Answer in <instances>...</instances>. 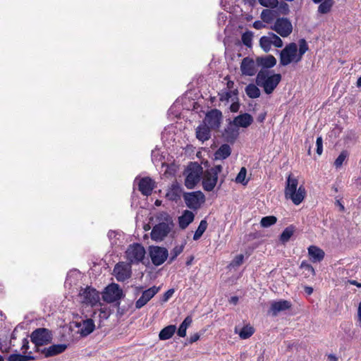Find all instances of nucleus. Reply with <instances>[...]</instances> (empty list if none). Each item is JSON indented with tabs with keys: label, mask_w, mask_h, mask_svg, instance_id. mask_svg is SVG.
I'll return each mask as SVG.
<instances>
[{
	"label": "nucleus",
	"mask_w": 361,
	"mask_h": 361,
	"mask_svg": "<svg viewBox=\"0 0 361 361\" xmlns=\"http://www.w3.org/2000/svg\"><path fill=\"white\" fill-rule=\"evenodd\" d=\"M34 360L35 357L32 355H21L18 353L11 354L8 357V361H31Z\"/></svg>",
	"instance_id": "nucleus-33"
},
{
	"label": "nucleus",
	"mask_w": 361,
	"mask_h": 361,
	"mask_svg": "<svg viewBox=\"0 0 361 361\" xmlns=\"http://www.w3.org/2000/svg\"><path fill=\"white\" fill-rule=\"evenodd\" d=\"M253 27L257 30H261L262 28H264L266 27L265 23L263 22V20H256L253 23L252 25Z\"/></svg>",
	"instance_id": "nucleus-53"
},
{
	"label": "nucleus",
	"mask_w": 361,
	"mask_h": 361,
	"mask_svg": "<svg viewBox=\"0 0 361 361\" xmlns=\"http://www.w3.org/2000/svg\"><path fill=\"white\" fill-rule=\"evenodd\" d=\"M348 156V152L346 151H343L335 160L334 165L336 168H340L342 165L345 159Z\"/></svg>",
	"instance_id": "nucleus-46"
},
{
	"label": "nucleus",
	"mask_w": 361,
	"mask_h": 361,
	"mask_svg": "<svg viewBox=\"0 0 361 361\" xmlns=\"http://www.w3.org/2000/svg\"><path fill=\"white\" fill-rule=\"evenodd\" d=\"M75 326L79 329L78 332L82 336H87L95 329L94 322L92 319H87L77 322Z\"/></svg>",
	"instance_id": "nucleus-19"
},
{
	"label": "nucleus",
	"mask_w": 361,
	"mask_h": 361,
	"mask_svg": "<svg viewBox=\"0 0 361 361\" xmlns=\"http://www.w3.org/2000/svg\"><path fill=\"white\" fill-rule=\"evenodd\" d=\"M152 262L155 266L161 265L169 256L168 250L159 246H151L149 250Z\"/></svg>",
	"instance_id": "nucleus-12"
},
{
	"label": "nucleus",
	"mask_w": 361,
	"mask_h": 361,
	"mask_svg": "<svg viewBox=\"0 0 361 361\" xmlns=\"http://www.w3.org/2000/svg\"><path fill=\"white\" fill-rule=\"evenodd\" d=\"M176 326L175 325H169L161 330L159 334V338L161 341H165L171 338L175 334Z\"/></svg>",
	"instance_id": "nucleus-29"
},
{
	"label": "nucleus",
	"mask_w": 361,
	"mask_h": 361,
	"mask_svg": "<svg viewBox=\"0 0 361 361\" xmlns=\"http://www.w3.org/2000/svg\"><path fill=\"white\" fill-rule=\"evenodd\" d=\"M107 235H108L109 240L111 241V244L112 245H116L117 240H118V235L120 236L121 235L114 231H109L108 232Z\"/></svg>",
	"instance_id": "nucleus-48"
},
{
	"label": "nucleus",
	"mask_w": 361,
	"mask_h": 361,
	"mask_svg": "<svg viewBox=\"0 0 361 361\" xmlns=\"http://www.w3.org/2000/svg\"><path fill=\"white\" fill-rule=\"evenodd\" d=\"M154 184L155 183L152 178L149 177L142 178L139 181L138 189L142 195L149 196L152 194L155 186Z\"/></svg>",
	"instance_id": "nucleus-20"
},
{
	"label": "nucleus",
	"mask_w": 361,
	"mask_h": 361,
	"mask_svg": "<svg viewBox=\"0 0 361 361\" xmlns=\"http://www.w3.org/2000/svg\"><path fill=\"white\" fill-rule=\"evenodd\" d=\"M308 255L312 262H319L324 257V252L317 246L310 245L308 247Z\"/></svg>",
	"instance_id": "nucleus-25"
},
{
	"label": "nucleus",
	"mask_w": 361,
	"mask_h": 361,
	"mask_svg": "<svg viewBox=\"0 0 361 361\" xmlns=\"http://www.w3.org/2000/svg\"><path fill=\"white\" fill-rule=\"evenodd\" d=\"M298 47H298V59H300V61H301L303 55L309 49V47H308L307 43L305 39H300L298 41Z\"/></svg>",
	"instance_id": "nucleus-37"
},
{
	"label": "nucleus",
	"mask_w": 361,
	"mask_h": 361,
	"mask_svg": "<svg viewBox=\"0 0 361 361\" xmlns=\"http://www.w3.org/2000/svg\"><path fill=\"white\" fill-rule=\"evenodd\" d=\"M183 193L182 187L178 183H173L167 191L166 197L169 200L177 202L180 200Z\"/></svg>",
	"instance_id": "nucleus-22"
},
{
	"label": "nucleus",
	"mask_w": 361,
	"mask_h": 361,
	"mask_svg": "<svg viewBox=\"0 0 361 361\" xmlns=\"http://www.w3.org/2000/svg\"><path fill=\"white\" fill-rule=\"evenodd\" d=\"M257 65L262 67V69H267L274 67L276 64V59L272 55L257 57Z\"/></svg>",
	"instance_id": "nucleus-24"
},
{
	"label": "nucleus",
	"mask_w": 361,
	"mask_h": 361,
	"mask_svg": "<svg viewBox=\"0 0 361 361\" xmlns=\"http://www.w3.org/2000/svg\"><path fill=\"white\" fill-rule=\"evenodd\" d=\"M68 345L66 344H54L48 348H42L40 353L44 355L45 357H53L63 353Z\"/></svg>",
	"instance_id": "nucleus-18"
},
{
	"label": "nucleus",
	"mask_w": 361,
	"mask_h": 361,
	"mask_svg": "<svg viewBox=\"0 0 361 361\" xmlns=\"http://www.w3.org/2000/svg\"><path fill=\"white\" fill-rule=\"evenodd\" d=\"M114 275L118 281H124L131 276V267L125 262L118 263L114 269Z\"/></svg>",
	"instance_id": "nucleus-15"
},
{
	"label": "nucleus",
	"mask_w": 361,
	"mask_h": 361,
	"mask_svg": "<svg viewBox=\"0 0 361 361\" xmlns=\"http://www.w3.org/2000/svg\"><path fill=\"white\" fill-rule=\"evenodd\" d=\"M292 304L286 300L273 301L271 304L270 312L273 316H276L280 312L285 311L291 307Z\"/></svg>",
	"instance_id": "nucleus-21"
},
{
	"label": "nucleus",
	"mask_w": 361,
	"mask_h": 361,
	"mask_svg": "<svg viewBox=\"0 0 361 361\" xmlns=\"http://www.w3.org/2000/svg\"><path fill=\"white\" fill-rule=\"evenodd\" d=\"M229 302L230 303L235 305L238 302V298L237 296H233L230 298Z\"/></svg>",
	"instance_id": "nucleus-62"
},
{
	"label": "nucleus",
	"mask_w": 361,
	"mask_h": 361,
	"mask_svg": "<svg viewBox=\"0 0 361 361\" xmlns=\"http://www.w3.org/2000/svg\"><path fill=\"white\" fill-rule=\"evenodd\" d=\"M275 15L274 12L270 9H264L260 15L261 19L265 23H270L274 19Z\"/></svg>",
	"instance_id": "nucleus-36"
},
{
	"label": "nucleus",
	"mask_w": 361,
	"mask_h": 361,
	"mask_svg": "<svg viewBox=\"0 0 361 361\" xmlns=\"http://www.w3.org/2000/svg\"><path fill=\"white\" fill-rule=\"evenodd\" d=\"M231 149L227 144L222 145L215 152L214 157L216 159H225L230 156Z\"/></svg>",
	"instance_id": "nucleus-28"
},
{
	"label": "nucleus",
	"mask_w": 361,
	"mask_h": 361,
	"mask_svg": "<svg viewBox=\"0 0 361 361\" xmlns=\"http://www.w3.org/2000/svg\"><path fill=\"white\" fill-rule=\"evenodd\" d=\"M211 128L204 123L200 124L196 129V137L202 142L211 137Z\"/></svg>",
	"instance_id": "nucleus-26"
},
{
	"label": "nucleus",
	"mask_w": 361,
	"mask_h": 361,
	"mask_svg": "<svg viewBox=\"0 0 361 361\" xmlns=\"http://www.w3.org/2000/svg\"><path fill=\"white\" fill-rule=\"evenodd\" d=\"M240 108V104L238 102H233L231 106L230 110L232 112H237Z\"/></svg>",
	"instance_id": "nucleus-57"
},
{
	"label": "nucleus",
	"mask_w": 361,
	"mask_h": 361,
	"mask_svg": "<svg viewBox=\"0 0 361 361\" xmlns=\"http://www.w3.org/2000/svg\"><path fill=\"white\" fill-rule=\"evenodd\" d=\"M276 221L277 219L274 216H267L261 219L260 224L263 228H268L275 224Z\"/></svg>",
	"instance_id": "nucleus-41"
},
{
	"label": "nucleus",
	"mask_w": 361,
	"mask_h": 361,
	"mask_svg": "<svg viewBox=\"0 0 361 361\" xmlns=\"http://www.w3.org/2000/svg\"><path fill=\"white\" fill-rule=\"evenodd\" d=\"M279 10L283 15H288L290 13L289 6L285 2L280 4Z\"/></svg>",
	"instance_id": "nucleus-49"
},
{
	"label": "nucleus",
	"mask_w": 361,
	"mask_h": 361,
	"mask_svg": "<svg viewBox=\"0 0 361 361\" xmlns=\"http://www.w3.org/2000/svg\"><path fill=\"white\" fill-rule=\"evenodd\" d=\"M192 319L191 317L188 316L185 318L183 322L180 324L177 334L180 337H185L186 336V331L188 327L191 324Z\"/></svg>",
	"instance_id": "nucleus-30"
},
{
	"label": "nucleus",
	"mask_w": 361,
	"mask_h": 361,
	"mask_svg": "<svg viewBox=\"0 0 361 361\" xmlns=\"http://www.w3.org/2000/svg\"><path fill=\"white\" fill-rule=\"evenodd\" d=\"M183 197L186 206L194 210L198 209L205 201V196L201 191L184 192Z\"/></svg>",
	"instance_id": "nucleus-9"
},
{
	"label": "nucleus",
	"mask_w": 361,
	"mask_h": 361,
	"mask_svg": "<svg viewBox=\"0 0 361 361\" xmlns=\"http://www.w3.org/2000/svg\"><path fill=\"white\" fill-rule=\"evenodd\" d=\"M255 332L253 327L250 326H245L240 329L238 335L242 339H247L250 338Z\"/></svg>",
	"instance_id": "nucleus-40"
},
{
	"label": "nucleus",
	"mask_w": 361,
	"mask_h": 361,
	"mask_svg": "<svg viewBox=\"0 0 361 361\" xmlns=\"http://www.w3.org/2000/svg\"><path fill=\"white\" fill-rule=\"evenodd\" d=\"M245 90L250 98L256 99L260 96L259 89L254 84H249L247 85Z\"/></svg>",
	"instance_id": "nucleus-31"
},
{
	"label": "nucleus",
	"mask_w": 361,
	"mask_h": 361,
	"mask_svg": "<svg viewBox=\"0 0 361 361\" xmlns=\"http://www.w3.org/2000/svg\"><path fill=\"white\" fill-rule=\"evenodd\" d=\"M79 300L81 303L86 305L94 307L99 303V293L90 286L81 288L78 294Z\"/></svg>",
	"instance_id": "nucleus-7"
},
{
	"label": "nucleus",
	"mask_w": 361,
	"mask_h": 361,
	"mask_svg": "<svg viewBox=\"0 0 361 361\" xmlns=\"http://www.w3.org/2000/svg\"><path fill=\"white\" fill-rule=\"evenodd\" d=\"M259 3L264 7L276 8L278 4V0H258Z\"/></svg>",
	"instance_id": "nucleus-47"
},
{
	"label": "nucleus",
	"mask_w": 361,
	"mask_h": 361,
	"mask_svg": "<svg viewBox=\"0 0 361 361\" xmlns=\"http://www.w3.org/2000/svg\"><path fill=\"white\" fill-rule=\"evenodd\" d=\"M253 122L252 116L245 113L236 116L233 120V124L238 127L247 128Z\"/></svg>",
	"instance_id": "nucleus-23"
},
{
	"label": "nucleus",
	"mask_w": 361,
	"mask_h": 361,
	"mask_svg": "<svg viewBox=\"0 0 361 361\" xmlns=\"http://www.w3.org/2000/svg\"><path fill=\"white\" fill-rule=\"evenodd\" d=\"M271 39L270 36V33L269 32L267 35L262 36L259 39V45L261 48L265 51L269 52L271 48Z\"/></svg>",
	"instance_id": "nucleus-32"
},
{
	"label": "nucleus",
	"mask_w": 361,
	"mask_h": 361,
	"mask_svg": "<svg viewBox=\"0 0 361 361\" xmlns=\"http://www.w3.org/2000/svg\"><path fill=\"white\" fill-rule=\"evenodd\" d=\"M357 317H358L359 321L361 322V302L359 303V305H358Z\"/></svg>",
	"instance_id": "nucleus-63"
},
{
	"label": "nucleus",
	"mask_w": 361,
	"mask_h": 361,
	"mask_svg": "<svg viewBox=\"0 0 361 361\" xmlns=\"http://www.w3.org/2000/svg\"><path fill=\"white\" fill-rule=\"evenodd\" d=\"M145 253V250L141 244L133 243L127 248L126 257L129 264H138L143 260Z\"/></svg>",
	"instance_id": "nucleus-8"
},
{
	"label": "nucleus",
	"mask_w": 361,
	"mask_h": 361,
	"mask_svg": "<svg viewBox=\"0 0 361 361\" xmlns=\"http://www.w3.org/2000/svg\"><path fill=\"white\" fill-rule=\"evenodd\" d=\"M305 291L308 295H310L313 293V288L310 286H305Z\"/></svg>",
	"instance_id": "nucleus-61"
},
{
	"label": "nucleus",
	"mask_w": 361,
	"mask_h": 361,
	"mask_svg": "<svg viewBox=\"0 0 361 361\" xmlns=\"http://www.w3.org/2000/svg\"><path fill=\"white\" fill-rule=\"evenodd\" d=\"M328 360H329V361H338L337 357L332 354H329L328 355Z\"/></svg>",
	"instance_id": "nucleus-64"
},
{
	"label": "nucleus",
	"mask_w": 361,
	"mask_h": 361,
	"mask_svg": "<svg viewBox=\"0 0 361 361\" xmlns=\"http://www.w3.org/2000/svg\"><path fill=\"white\" fill-rule=\"evenodd\" d=\"M195 215L192 212L185 210L183 214L178 218L180 228L182 229L186 228L189 224L193 221Z\"/></svg>",
	"instance_id": "nucleus-27"
},
{
	"label": "nucleus",
	"mask_w": 361,
	"mask_h": 361,
	"mask_svg": "<svg viewBox=\"0 0 361 361\" xmlns=\"http://www.w3.org/2000/svg\"><path fill=\"white\" fill-rule=\"evenodd\" d=\"M231 94H232V92L230 91V92H226L224 94H223L221 97V101H228L231 96Z\"/></svg>",
	"instance_id": "nucleus-59"
},
{
	"label": "nucleus",
	"mask_w": 361,
	"mask_h": 361,
	"mask_svg": "<svg viewBox=\"0 0 361 361\" xmlns=\"http://www.w3.org/2000/svg\"><path fill=\"white\" fill-rule=\"evenodd\" d=\"M221 117L222 114L219 110L212 109L206 114L203 123L211 129H216L220 126Z\"/></svg>",
	"instance_id": "nucleus-14"
},
{
	"label": "nucleus",
	"mask_w": 361,
	"mask_h": 361,
	"mask_svg": "<svg viewBox=\"0 0 361 361\" xmlns=\"http://www.w3.org/2000/svg\"><path fill=\"white\" fill-rule=\"evenodd\" d=\"M300 269H303L304 271H305V276L307 277H309L310 275L314 276V269L313 267L310 264L306 261H302L300 264Z\"/></svg>",
	"instance_id": "nucleus-42"
},
{
	"label": "nucleus",
	"mask_w": 361,
	"mask_h": 361,
	"mask_svg": "<svg viewBox=\"0 0 361 361\" xmlns=\"http://www.w3.org/2000/svg\"><path fill=\"white\" fill-rule=\"evenodd\" d=\"M271 39V44L275 47L281 48L283 47V41L282 39L274 32H269Z\"/></svg>",
	"instance_id": "nucleus-44"
},
{
	"label": "nucleus",
	"mask_w": 361,
	"mask_h": 361,
	"mask_svg": "<svg viewBox=\"0 0 361 361\" xmlns=\"http://www.w3.org/2000/svg\"><path fill=\"white\" fill-rule=\"evenodd\" d=\"M160 288L155 286L142 292L141 297L135 302V308L144 307L159 290Z\"/></svg>",
	"instance_id": "nucleus-16"
},
{
	"label": "nucleus",
	"mask_w": 361,
	"mask_h": 361,
	"mask_svg": "<svg viewBox=\"0 0 361 361\" xmlns=\"http://www.w3.org/2000/svg\"><path fill=\"white\" fill-rule=\"evenodd\" d=\"M202 187L205 191H212L216 185L218 177L206 170L202 173Z\"/></svg>",
	"instance_id": "nucleus-17"
},
{
	"label": "nucleus",
	"mask_w": 361,
	"mask_h": 361,
	"mask_svg": "<svg viewBox=\"0 0 361 361\" xmlns=\"http://www.w3.org/2000/svg\"><path fill=\"white\" fill-rule=\"evenodd\" d=\"M334 5V0H325L318 7V12L322 14L329 13Z\"/></svg>",
	"instance_id": "nucleus-34"
},
{
	"label": "nucleus",
	"mask_w": 361,
	"mask_h": 361,
	"mask_svg": "<svg viewBox=\"0 0 361 361\" xmlns=\"http://www.w3.org/2000/svg\"><path fill=\"white\" fill-rule=\"evenodd\" d=\"M317 153L321 155L323 152V141L322 137H318L316 140Z\"/></svg>",
	"instance_id": "nucleus-50"
},
{
	"label": "nucleus",
	"mask_w": 361,
	"mask_h": 361,
	"mask_svg": "<svg viewBox=\"0 0 361 361\" xmlns=\"http://www.w3.org/2000/svg\"><path fill=\"white\" fill-rule=\"evenodd\" d=\"M184 247V244L176 245L171 250L169 263H171L173 261H174L176 257L183 252Z\"/></svg>",
	"instance_id": "nucleus-39"
},
{
	"label": "nucleus",
	"mask_w": 361,
	"mask_h": 361,
	"mask_svg": "<svg viewBox=\"0 0 361 361\" xmlns=\"http://www.w3.org/2000/svg\"><path fill=\"white\" fill-rule=\"evenodd\" d=\"M294 229L289 226L286 228L280 235V240L282 243H287L293 235Z\"/></svg>",
	"instance_id": "nucleus-38"
},
{
	"label": "nucleus",
	"mask_w": 361,
	"mask_h": 361,
	"mask_svg": "<svg viewBox=\"0 0 361 361\" xmlns=\"http://www.w3.org/2000/svg\"><path fill=\"white\" fill-rule=\"evenodd\" d=\"M29 349V341L27 338H24L22 341L21 350L25 353Z\"/></svg>",
	"instance_id": "nucleus-54"
},
{
	"label": "nucleus",
	"mask_w": 361,
	"mask_h": 361,
	"mask_svg": "<svg viewBox=\"0 0 361 361\" xmlns=\"http://www.w3.org/2000/svg\"><path fill=\"white\" fill-rule=\"evenodd\" d=\"M271 29L282 37H287L293 31V25L287 18H279L276 19Z\"/></svg>",
	"instance_id": "nucleus-11"
},
{
	"label": "nucleus",
	"mask_w": 361,
	"mask_h": 361,
	"mask_svg": "<svg viewBox=\"0 0 361 361\" xmlns=\"http://www.w3.org/2000/svg\"><path fill=\"white\" fill-rule=\"evenodd\" d=\"M174 293V290L173 289H169L168 290L164 295V298H163V300L164 302L167 301L171 296Z\"/></svg>",
	"instance_id": "nucleus-55"
},
{
	"label": "nucleus",
	"mask_w": 361,
	"mask_h": 361,
	"mask_svg": "<svg viewBox=\"0 0 361 361\" xmlns=\"http://www.w3.org/2000/svg\"><path fill=\"white\" fill-rule=\"evenodd\" d=\"M123 296L124 294L119 286L116 283H111L105 288L102 295V298L108 303L118 302V305H119L120 302L118 301Z\"/></svg>",
	"instance_id": "nucleus-10"
},
{
	"label": "nucleus",
	"mask_w": 361,
	"mask_h": 361,
	"mask_svg": "<svg viewBox=\"0 0 361 361\" xmlns=\"http://www.w3.org/2000/svg\"><path fill=\"white\" fill-rule=\"evenodd\" d=\"M222 169L223 167L221 165H216L207 170L218 177V174L222 171Z\"/></svg>",
	"instance_id": "nucleus-52"
},
{
	"label": "nucleus",
	"mask_w": 361,
	"mask_h": 361,
	"mask_svg": "<svg viewBox=\"0 0 361 361\" xmlns=\"http://www.w3.org/2000/svg\"><path fill=\"white\" fill-rule=\"evenodd\" d=\"M199 338H200V335L197 333L194 334L190 336V337L189 338V343H192L194 342H196L197 341L199 340Z\"/></svg>",
	"instance_id": "nucleus-58"
},
{
	"label": "nucleus",
	"mask_w": 361,
	"mask_h": 361,
	"mask_svg": "<svg viewBox=\"0 0 361 361\" xmlns=\"http://www.w3.org/2000/svg\"><path fill=\"white\" fill-rule=\"evenodd\" d=\"M164 222L155 225L151 232L152 239L155 240H162L173 228V222L171 217L165 214Z\"/></svg>",
	"instance_id": "nucleus-6"
},
{
	"label": "nucleus",
	"mask_w": 361,
	"mask_h": 361,
	"mask_svg": "<svg viewBox=\"0 0 361 361\" xmlns=\"http://www.w3.org/2000/svg\"><path fill=\"white\" fill-rule=\"evenodd\" d=\"M259 66L257 59L255 61L250 57L244 58L240 63V71L242 75L246 76H253L257 72Z\"/></svg>",
	"instance_id": "nucleus-13"
},
{
	"label": "nucleus",
	"mask_w": 361,
	"mask_h": 361,
	"mask_svg": "<svg viewBox=\"0 0 361 361\" xmlns=\"http://www.w3.org/2000/svg\"><path fill=\"white\" fill-rule=\"evenodd\" d=\"M194 258L195 257L192 255L188 257V258L185 262L186 266H190L194 260Z\"/></svg>",
	"instance_id": "nucleus-60"
},
{
	"label": "nucleus",
	"mask_w": 361,
	"mask_h": 361,
	"mask_svg": "<svg viewBox=\"0 0 361 361\" xmlns=\"http://www.w3.org/2000/svg\"><path fill=\"white\" fill-rule=\"evenodd\" d=\"M99 311H100L99 317L101 318L107 319L109 317L110 314L106 308H104V309L101 308Z\"/></svg>",
	"instance_id": "nucleus-56"
},
{
	"label": "nucleus",
	"mask_w": 361,
	"mask_h": 361,
	"mask_svg": "<svg viewBox=\"0 0 361 361\" xmlns=\"http://www.w3.org/2000/svg\"><path fill=\"white\" fill-rule=\"evenodd\" d=\"M246 173H247L246 169L245 167H242L235 178L236 183H243V184L245 185L247 183V181L245 182Z\"/></svg>",
	"instance_id": "nucleus-45"
},
{
	"label": "nucleus",
	"mask_w": 361,
	"mask_h": 361,
	"mask_svg": "<svg viewBox=\"0 0 361 361\" xmlns=\"http://www.w3.org/2000/svg\"><path fill=\"white\" fill-rule=\"evenodd\" d=\"M207 228V222L206 220H202L195 231L194 235H193V240H197L201 238L202 234L204 233Z\"/></svg>",
	"instance_id": "nucleus-35"
},
{
	"label": "nucleus",
	"mask_w": 361,
	"mask_h": 361,
	"mask_svg": "<svg viewBox=\"0 0 361 361\" xmlns=\"http://www.w3.org/2000/svg\"><path fill=\"white\" fill-rule=\"evenodd\" d=\"M279 56L280 65L283 66H286L292 63H298L300 61V59H298V45L295 42L286 44L280 51Z\"/></svg>",
	"instance_id": "nucleus-5"
},
{
	"label": "nucleus",
	"mask_w": 361,
	"mask_h": 361,
	"mask_svg": "<svg viewBox=\"0 0 361 361\" xmlns=\"http://www.w3.org/2000/svg\"><path fill=\"white\" fill-rule=\"evenodd\" d=\"M281 80L279 73L271 74L267 69H261L256 77V84L262 87L266 94H269L274 92Z\"/></svg>",
	"instance_id": "nucleus-1"
},
{
	"label": "nucleus",
	"mask_w": 361,
	"mask_h": 361,
	"mask_svg": "<svg viewBox=\"0 0 361 361\" xmlns=\"http://www.w3.org/2000/svg\"><path fill=\"white\" fill-rule=\"evenodd\" d=\"M185 185L188 189H192L200 182L203 173L202 167L197 163H191L185 171Z\"/></svg>",
	"instance_id": "nucleus-4"
},
{
	"label": "nucleus",
	"mask_w": 361,
	"mask_h": 361,
	"mask_svg": "<svg viewBox=\"0 0 361 361\" xmlns=\"http://www.w3.org/2000/svg\"><path fill=\"white\" fill-rule=\"evenodd\" d=\"M298 180L290 175L286 181L285 197L290 199L295 204H300L304 200L306 194L305 188L300 185L298 188Z\"/></svg>",
	"instance_id": "nucleus-2"
},
{
	"label": "nucleus",
	"mask_w": 361,
	"mask_h": 361,
	"mask_svg": "<svg viewBox=\"0 0 361 361\" xmlns=\"http://www.w3.org/2000/svg\"><path fill=\"white\" fill-rule=\"evenodd\" d=\"M253 35L250 31H247L242 35L241 40L244 45L247 47H250L252 46Z\"/></svg>",
	"instance_id": "nucleus-43"
},
{
	"label": "nucleus",
	"mask_w": 361,
	"mask_h": 361,
	"mask_svg": "<svg viewBox=\"0 0 361 361\" xmlns=\"http://www.w3.org/2000/svg\"><path fill=\"white\" fill-rule=\"evenodd\" d=\"M30 341L35 344V351L40 353L41 346L50 343L52 341V333L46 328H38L30 334Z\"/></svg>",
	"instance_id": "nucleus-3"
},
{
	"label": "nucleus",
	"mask_w": 361,
	"mask_h": 361,
	"mask_svg": "<svg viewBox=\"0 0 361 361\" xmlns=\"http://www.w3.org/2000/svg\"><path fill=\"white\" fill-rule=\"evenodd\" d=\"M243 259H244L243 255H241V254L235 256V257L233 260L231 264L233 266L238 267L243 264Z\"/></svg>",
	"instance_id": "nucleus-51"
}]
</instances>
